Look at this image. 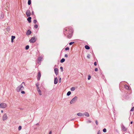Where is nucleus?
<instances>
[{"mask_svg": "<svg viewBox=\"0 0 134 134\" xmlns=\"http://www.w3.org/2000/svg\"><path fill=\"white\" fill-rule=\"evenodd\" d=\"M73 30L71 27H67L65 28L64 30V33L65 35L67 34L68 38H70L72 36Z\"/></svg>", "mask_w": 134, "mask_h": 134, "instance_id": "nucleus-1", "label": "nucleus"}, {"mask_svg": "<svg viewBox=\"0 0 134 134\" xmlns=\"http://www.w3.org/2000/svg\"><path fill=\"white\" fill-rule=\"evenodd\" d=\"M24 87L21 84L18 86L16 88V91L19 92L22 90H23L24 89Z\"/></svg>", "mask_w": 134, "mask_h": 134, "instance_id": "nucleus-2", "label": "nucleus"}, {"mask_svg": "<svg viewBox=\"0 0 134 134\" xmlns=\"http://www.w3.org/2000/svg\"><path fill=\"white\" fill-rule=\"evenodd\" d=\"M78 99V97L77 96H75L73 98L70 102L71 104H72L75 103Z\"/></svg>", "mask_w": 134, "mask_h": 134, "instance_id": "nucleus-3", "label": "nucleus"}, {"mask_svg": "<svg viewBox=\"0 0 134 134\" xmlns=\"http://www.w3.org/2000/svg\"><path fill=\"white\" fill-rule=\"evenodd\" d=\"M36 86L37 87V90L38 92V93L39 95H42L41 91L40 89V87H41L40 85H38V84H36Z\"/></svg>", "mask_w": 134, "mask_h": 134, "instance_id": "nucleus-4", "label": "nucleus"}, {"mask_svg": "<svg viewBox=\"0 0 134 134\" xmlns=\"http://www.w3.org/2000/svg\"><path fill=\"white\" fill-rule=\"evenodd\" d=\"M7 106L6 104L5 103H0V108H5L7 107Z\"/></svg>", "mask_w": 134, "mask_h": 134, "instance_id": "nucleus-5", "label": "nucleus"}, {"mask_svg": "<svg viewBox=\"0 0 134 134\" xmlns=\"http://www.w3.org/2000/svg\"><path fill=\"white\" fill-rule=\"evenodd\" d=\"M121 127L122 130L124 131H126L127 130V129L125 127L123 124L121 125Z\"/></svg>", "mask_w": 134, "mask_h": 134, "instance_id": "nucleus-6", "label": "nucleus"}, {"mask_svg": "<svg viewBox=\"0 0 134 134\" xmlns=\"http://www.w3.org/2000/svg\"><path fill=\"white\" fill-rule=\"evenodd\" d=\"M36 41V39L35 37H32L30 40V42L31 43H33L35 42Z\"/></svg>", "mask_w": 134, "mask_h": 134, "instance_id": "nucleus-7", "label": "nucleus"}, {"mask_svg": "<svg viewBox=\"0 0 134 134\" xmlns=\"http://www.w3.org/2000/svg\"><path fill=\"white\" fill-rule=\"evenodd\" d=\"M26 14L27 16H30L31 15V12L30 10H27L26 12Z\"/></svg>", "mask_w": 134, "mask_h": 134, "instance_id": "nucleus-8", "label": "nucleus"}, {"mask_svg": "<svg viewBox=\"0 0 134 134\" xmlns=\"http://www.w3.org/2000/svg\"><path fill=\"white\" fill-rule=\"evenodd\" d=\"M7 118V114H4L3 115V121H4L6 120Z\"/></svg>", "mask_w": 134, "mask_h": 134, "instance_id": "nucleus-9", "label": "nucleus"}, {"mask_svg": "<svg viewBox=\"0 0 134 134\" xmlns=\"http://www.w3.org/2000/svg\"><path fill=\"white\" fill-rule=\"evenodd\" d=\"M42 58V57H40L38 58V64L40 63Z\"/></svg>", "mask_w": 134, "mask_h": 134, "instance_id": "nucleus-10", "label": "nucleus"}, {"mask_svg": "<svg viewBox=\"0 0 134 134\" xmlns=\"http://www.w3.org/2000/svg\"><path fill=\"white\" fill-rule=\"evenodd\" d=\"M55 73L56 75H57L58 73V69L56 68H55L54 69Z\"/></svg>", "mask_w": 134, "mask_h": 134, "instance_id": "nucleus-11", "label": "nucleus"}, {"mask_svg": "<svg viewBox=\"0 0 134 134\" xmlns=\"http://www.w3.org/2000/svg\"><path fill=\"white\" fill-rule=\"evenodd\" d=\"M41 76V74L40 72H38V75H37V80H39L40 78V77Z\"/></svg>", "mask_w": 134, "mask_h": 134, "instance_id": "nucleus-12", "label": "nucleus"}, {"mask_svg": "<svg viewBox=\"0 0 134 134\" xmlns=\"http://www.w3.org/2000/svg\"><path fill=\"white\" fill-rule=\"evenodd\" d=\"M31 31L30 30H28L26 32V35H29L31 34Z\"/></svg>", "mask_w": 134, "mask_h": 134, "instance_id": "nucleus-13", "label": "nucleus"}, {"mask_svg": "<svg viewBox=\"0 0 134 134\" xmlns=\"http://www.w3.org/2000/svg\"><path fill=\"white\" fill-rule=\"evenodd\" d=\"M58 81L57 78V77L55 78L54 80V84H57Z\"/></svg>", "mask_w": 134, "mask_h": 134, "instance_id": "nucleus-14", "label": "nucleus"}, {"mask_svg": "<svg viewBox=\"0 0 134 134\" xmlns=\"http://www.w3.org/2000/svg\"><path fill=\"white\" fill-rule=\"evenodd\" d=\"M31 18L30 17H29L27 18V20L29 23H30L31 22Z\"/></svg>", "mask_w": 134, "mask_h": 134, "instance_id": "nucleus-15", "label": "nucleus"}, {"mask_svg": "<svg viewBox=\"0 0 134 134\" xmlns=\"http://www.w3.org/2000/svg\"><path fill=\"white\" fill-rule=\"evenodd\" d=\"M85 115L86 116L88 117L89 116V114L88 112H86L84 113L83 115Z\"/></svg>", "mask_w": 134, "mask_h": 134, "instance_id": "nucleus-16", "label": "nucleus"}, {"mask_svg": "<svg viewBox=\"0 0 134 134\" xmlns=\"http://www.w3.org/2000/svg\"><path fill=\"white\" fill-rule=\"evenodd\" d=\"M124 87L127 90L129 89L130 87L128 85H124Z\"/></svg>", "mask_w": 134, "mask_h": 134, "instance_id": "nucleus-17", "label": "nucleus"}, {"mask_svg": "<svg viewBox=\"0 0 134 134\" xmlns=\"http://www.w3.org/2000/svg\"><path fill=\"white\" fill-rule=\"evenodd\" d=\"M77 114L78 116H82L83 115V114L80 113H78Z\"/></svg>", "mask_w": 134, "mask_h": 134, "instance_id": "nucleus-18", "label": "nucleus"}, {"mask_svg": "<svg viewBox=\"0 0 134 134\" xmlns=\"http://www.w3.org/2000/svg\"><path fill=\"white\" fill-rule=\"evenodd\" d=\"M85 48L87 49H90V47L88 45H86L85 46Z\"/></svg>", "mask_w": 134, "mask_h": 134, "instance_id": "nucleus-19", "label": "nucleus"}, {"mask_svg": "<svg viewBox=\"0 0 134 134\" xmlns=\"http://www.w3.org/2000/svg\"><path fill=\"white\" fill-rule=\"evenodd\" d=\"M75 87H72L71 88L70 90L71 91H74L75 90Z\"/></svg>", "mask_w": 134, "mask_h": 134, "instance_id": "nucleus-20", "label": "nucleus"}, {"mask_svg": "<svg viewBox=\"0 0 134 134\" xmlns=\"http://www.w3.org/2000/svg\"><path fill=\"white\" fill-rule=\"evenodd\" d=\"M65 61V59L64 58H62L61 59V60H60V62L61 63H63V62H64Z\"/></svg>", "mask_w": 134, "mask_h": 134, "instance_id": "nucleus-21", "label": "nucleus"}, {"mask_svg": "<svg viewBox=\"0 0 134 134\" xmlns=\"http://www.w3.org/2000/svg\"><path fill=\"white\" fill-rule=\"evenodd\" d=\"M71 94V92L70 91H68V93H67V95L68 96H69L70 95V94Z\"/></svg>", "mask_w": 134, "mask_h": 134, "instance_id": "nucleus-22", "label": "nucleus"}, {"mask_svg": "<svg viewBox=\"0 0 134 134\" xmlns=\"http://www.w3.org/2000/svg\"><path fill=\"white\" fill-rule=\"evenodd\" d=\"M31 3V0H29L28 2V4L29 5H30Z\"/></svg>", "mask_w": 134, "mask_h": 134, "instance_id": "nucleus-23", "label": "nucleus"}, {"mask_svg": "<svg viewBox=\"0 0 134 134\" xmlns=\"http://www.w3.org/2000/svg\"><path fill=\"white\" fill-rule=\"evenodd\" d=\"M29 45H27L25 47V49L26 50H27L29 48Z\"/></svg>", "mask_w": 134, "mask_h": 134, "instance_id": "nucleus-24", "label": "nucleus"}, {"mask_svg": "<svg viewBox=\"0 0 134 134\" xmlns=\"http://www.w3.org/2000/svg\"><path fill=\"white\" fill-rule=\"evenodd\" d=\"M40 85L41 87H40V89H42L43 87L42 85L41 84H38V85Z\"/></svg>", "mask_w": 134, "mask_h": 134, "instance_id": "nucleus-25", "label": "nucleus"}, {"mask_svg": "<svg viewBox=\"0 0 134 134\" xmlns=\"http://www.w3.org/2000/svg\"><path fill=\"white\" fill-rule=\"evenodd\" d=\"M15 36H12L11 37V39L14 40L15 38Z\"/></svg>", "mask_w": 134, "mask_h": 134, "instance_id": "nucleus-26", "label": "nucleus"}, {"mask_svg": "<svg viewBox=\"0 0 134 134\" xmlns=\"http://www.w3.org/2000/svg\"><path fill=\"white\" fill-rule=\"evenodd\" d=\"M91 78V76L90 75H88V80H90Z\"/></svg>", "mask_w": 134, "mask_h": 134, "instance_id": "nucleus-27", "label": "nucleus"}, {"mask_svg": "<svg viewBox=\"0 0 134 134\" xmlns=\"http://www.w3.org/2000/svg\"><path fill=\"white\" fill-rule=\"evenodd\" d=\"M21 129V126H19L18 128V129L19 130H20Z\"/></svg>", "mask_w": 134, "mask_h": 134, "instance_id": "nucleus-28", "label": "nucleus"}, {"mask_svg": "<svg viewBox=\"0 0 134 134\" xmlns=\"http://www.w3.org/2000/svg\"><path fill=\"white\" fill-rule=\"evenodd\" d=\"M60 69H61V71L62 72L63 71V67L62 66H61L60 67Z\"/></svg>", "mask_w": 134, "mask_h": 134, "instance_id": "nucleus-29", "label": "nucleus"}, {"mask_svg": "<svg viewBox=\"0 0 134 134\" xmlns=\"http://www.w3.org/2000/svg\"><path fill=\"white\" fill-rule=\"evenodd\" d=\"M74 42H70L69 43V44L70 45H72V44H74Z\"/></svg>", "mask_w": 134, "mask_h": 134, "instance_id": "nucleus-30", "label": "nucleus"}, {"mask_svg": "<svg viewBox=\"0 0 134 134\" xmlns=\"http://www.w3.org/2000/svg\"><path fill=\"white\" fill-rule=\"evenodd\" d=\"M103 131L104 132H106L107 131V130H106V129H105V128L103 129Z\"/></svg>", "mask_w": 134, "mask_h": 134, "instance_id": "nucleus-31", "label": "nucleus"}, {"mask_svg": "<svg viewBox=\"0 0 134 134\" xmlns=\"http://www.w3.org/2000/svg\"><path fill=\"white\" fill-rule=\"evenodd\" d=\"M38 27V25L37 24L35 25L34 26V27L36 29Z\"/></svg>", "mask_w": 134, "mask_h": 134, "instance_id": "nucleus-32", "label": "nucleus"}, {"mask_svg": "<svg viewBox=\"0 0 134 134\" xmlns=\"http://www.w3.org/2000/svg\"><path fill=\"white\" fill-rule=\"evenodd\" d=\"M33 22H34V24H36V22H37V20H36L35 19L34 20Z\"/></svg>", "mask_w": 134, "mask_h": 134, "instance_id": "nucleus-33", "label": "nucleus"}, {"mask_svg": "<svg viewBox=\"0 0 134 134\" xmlns=\"http://www.w3.org/2000/svg\"><path fill=\"white\" fill-rule=\"evenodd\" d=\"M134 110V107H133L130 110V111H133Z\"/></svg>", "mask_w": 134, "mask_h": 134, "instance_id": "nucleus-34", "label": "nucleus"}, {"mask_svg": "<svg viewBox=\"0 0 134 134\" xmlns=\"http://www.w3.org/2000/svg\"><path fill=\"white\" fill-rule=\"evenodd\" d=\"M88 58L90 59V54H88L87 56Z\"/></svg>", "mask_w": 134, "mask_h": 134, "instance_id": "nucleus-35", "label": "nucleus"}, {"mask_svg": "<svg viewBox=\"0 0 134 134\" xmlns=\"http://www.w3.org/2000/svg\"><path fill=\"white\" fill-rule=\"evenodd\" d=\"M69 48L68 47H67L65 48V50L66 51L69 50Z\"/></svg>", "mask_w": 134, "mask_h": 134, "instance_id": "nucleus-36", "label": "nucleus"}, {"mask_svg": "<svg viewBox=\"0 0 134 134\" xmlns=\"http://www.w3.org/2000/svg\"><path fill=\"white\" fill-rule=\"evenodd\" d=\"M87 123H91V120H89L87 121Z\"/></svg>", "mask_w": 134, "mask_h": 134, "instance_id": "nucleus-37", "label": "nucleus"}, {"mask_svg": "<svg viewBox=\"0 0 134 134\" xmlns=\"http://www.w3.org/2000/svg\"><path fill=\"white\" fill-rule=\"evenodd\" d=\"M95 122L97 125H98V122L97 120H96Z\"/></svg>", "mask_w": 134, "mask_h": 134, "instance_id": "nucleus-38", "label": "nucleus"}, {"mask_svg": "<svg viewBox=\"0 0 134 134\" xmlns=\"http://www.w3.org/2000/svg\"><path fill=\"white\" fill-rule=\"evenodd\" d=\"M21 93H22V94H25V92L24 91H22L21 92Z\"/></svg>", "mask_w": 134, "mask_h": 134, "instance_id": "nucleus-39", "label": "nucleus"}, {"mask_svg": "<svg viewBox=\"0 0 134 134\" xmlns=\"http://www.w3.org/2000/svg\"><path fill=\"white\" fill-rule=\"evenodd\" d=\"M94 65L95 66H96L97 65V63L96 62H95L94 63Z\"/></svg>", "mask_w": 134, "mask_h": 134, "instance_id": "nucleus-40", "label": "nucleus"}, {"mask_svg": "<svg viewBox=\"0 0 134 134\" xmlns=\"http://www.w3.org/2000/svg\"><path fill=\"white\" fill-rule=\"evenodd\" d=\"M95 71H98V69L97 68H96L95 69Z\"/></svg>", "mask_w": 134, "mask_h": 134, "instance_id": "nucleus-41", "label": "nucleus"}, {"mask_svg": "<svg viewBox=\"0 0 134 134\" xmlns=\"http://www.w3.org/2000/svg\"><path fill=\"white\" fill-rule=\"evenodd\" d=\"M97 134H100V130H99L98 131Z\"/></svg>", "mask_w": 134, "mask_h": 134, "instance_id": "nucleus-42", "label": "nucleus"}, {"mask_svg": "<svg viewBox=\"0 0 134 134\" xmlns=\"http://www.w3.org/2000/svg\"><path fill=\"white\" fill-rule=\"evenodd\" d=\"M65 57H68V55H67V54H65Z\"/></svg>", "mask_w": 134, "mask_h": 134, "instance_id": "nucleus-43", "label": "nucleus"}, {"mask_svg": "<svg viewBox=\"0 0 134 134\" xmlns=\"http://www.w3.org/2000/svg\"><path fill=\"white\" fill-rule=\"evenodd\" d=\"M61 78H60L59 80V82L60 83V82H61Z\"/></svg>", "mask_w": 134, "mask_h": 134, "instance_id": "nucleus-44", "label": "nucleus"}, {"mask_svg": "<svg viewBox=\"0 0 134 134\" xmlns=\"http://www.w3.org/2000/svg\"><path fill=\"white\" fill-rule=\"evenodd\" d=\"M51 133H52V131H50L49 132V134H51Z\"/></svg>", "mask_w": 134, "mask_h": 134, "instance_id": "nucleus-45", "label": "nucleus"}, {"mask_svg": "<svg viewBox=\"0 0 134 134\" xmlns=\"http://www.w3.org/2000/svg\"><path fill=\"white\" fill-rule=\"evenodd\" d=\"M13 40H12V39H11V42H13Z\"/></svg>", "mask_w": 134, "mask_h": 134, "instance_id": "nucleus-46", "label": "nucleus"}, {"mask_svg": "<svg viewBox=\"0 0 134 134\" xmlns=\"http://www.w3.org/2000/svg\"><path fill=\"white\" fill-rule=\"evenodd\" d=\"M32 14H34V11H32Z\"/></svg>", "mask_w": 134, "mask_h": 134, "instance_id": "nucleus-47", "label": "nucleus"}, {"mask_svg": "<svg viewBox=\"0 0 134 134\" xmlns=\"http://www.w3.org/2000/svg\"><path fill=\"white\" fill-rule=\"evenodd\" d=\"M1 113H3V110H2L1 111Z\"/></svg>", "mask_w": 134, "mask_h": 134, "instance_id": "nucleus-48", "label": "nucleus"}, {"mask_svg": "<svg viewBox=\"0 0 134 134\" xmlns=\"http://www.w3.org/2000/svg\"><path fill=\"white\" fill-rule=\"evenodd\" d=\"M21 84H24V82H23Z\"/></svg>", "mask_w": 134, "mask_h": 134, "instance_id": "nucleus-49", "label": "nucleus"}, {"mask_svg": "<svg viewBox=\"0 0 134 134\" xmlns=\"http://www.w3.org/2000/svg\"><path fill=\"white\" fill-rule=\"evenodd\" d=\"M130 123H131V124H132V121H131V122Z\"/></svg>", "mask_w": 134, "mask_h": 134, "instance_id": "nucleus-50", "label": "nucleus"}, {"mask_svg": "<svg viewBox=\"0 0 134 134\" xmlns=\"http://www.w3.org/2000/svg\"><path fill=\"white\" fill-rule=\"evenodd\" d=\"M38 125V123H37V124H36V125Z\"/></svg>", "mask_w": 134, "mask_h": 134, "instance_id": "nucleus-51", "label": "nucleus"}]
</instances>
